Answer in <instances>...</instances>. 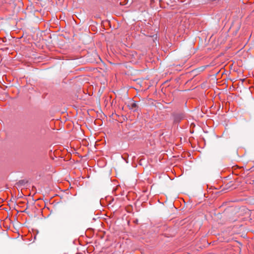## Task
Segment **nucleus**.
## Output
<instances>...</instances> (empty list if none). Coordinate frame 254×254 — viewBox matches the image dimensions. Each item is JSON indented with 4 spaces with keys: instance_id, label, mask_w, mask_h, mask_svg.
Returning a JSON list of instances; mask_svg holds the SVG:
<instances>
[{
    "instance_id": "nucleus-4",
    "label": "nucleus",
    "mask_w": 254,
    "mask_h": 254,
    "mask_svg": "<svg viewBox=\"0 0 254 254\" xmlns=\"http://www.w3.org/2000/svg\"><path fill=\"white\" fill-rule=\"evenodd\" d=\"M23 212H27L26 209H25V210H24V211H23Z\"/></svg>"
},
{
    "instance_id": "nucleus-2",
    "label": "nucleus",
    "mask_w": 254,
    "mask_h": 254,
    "mask_svg": "<svg viewBox=\"0 0 254 254\" xmlns=\"http://www.w3.org/2000/svg\"><path fill=\"white\" fill-rule=\"evenodd\" d=\"M183 116L181 115L179 116L178 117H176L174 120V121L176 122H178L180 120H181L183 119Z\"/></svg>"
},
{
    "instance_id": "nucleus-1",
    "label": "nucleus",
    "mask_w": 254,
    "mask_h": 254,
    "mask_svg": "<svg viewBox=\"0 0 254 254\" xmlns=\"http://www.w3.org/2000/svg\"><path fill=\"white\" fill-rule=\"evenodd\" d=\"M127 106L129 109L132 110L133 111H137L138 108V105L137 103L134 101H130L128 103Z\"/></svg>"
},
{
    "instance_id": "nucleus-3",
    "label": "nucleus",
    "mask_w": 254,
    "mask_h": 254,
    "mask_svg": "<svg viewBox=\"0 0 254 254\" xmlns=\"http://www.w3.org/2000/svg\"><path fill=\"white\" fill-rule=\"evenodd\" d=\"M23 212H27L26 209H25V210H24V211H23Z\"/></svg>"
}]
</instances>
